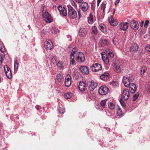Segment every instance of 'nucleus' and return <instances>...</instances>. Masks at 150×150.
<instances>
[{
    "label": "nucleus",
    "mask_w": 150,
    "mask_h": 150,
    "mask_svg": "<svg viewBox=\"0 0 150 150\" xmlns=\"http://www.w3.org/2000/svg\"><path fill=\"white\" fill-rule=\"evenodd\" d=\"M68 16L70 18L74 19L77 17V14L76 12L72 6L70 5H68Z\"/></svg>",
    "instance_id": "1"
},
{
    "label": "nucleus",
    "mask_w": 150,
    "mask_h": 150,
    "mask_svg": "<svg viewBox=\"0 0 150 150\" xmlns=\"http://www.w3.org/2000/svg\"><path fill=\"white\" fill-rule=\"evenodd\" d=\"M42 17L44 21L46 23H50L53 21V19L51 16L47 11L43 12Z\"/></svg>",
    "instance_id": "2"
},
{
    "label": "nucleus",
    "mask_w": 150,
    "mask_h": 150,
    "mask_svg": "<svg viewBox=\"0 0 150 150\" xmlns=\"http://www.w3.org/2000/svg\"><path fill=\"white\" fill-rule=\"evenodd\" d=\"M90 68L92 71L96 72L101 70L102 69V67L99 64L95 63L91 66Z\"/></svg>",
    "instance_id": "3"
},
{
    "label": "nucleus",
    "mask_w": 150,
    "mask_h": 150,
    "mask_svg": "<svg viewBox=\"0 0 150 150\" xmlns=\"http://www.w3.org/2000/svg\"><path fill=\"white\" fill-rule=\"evenodd\" d=\"M76 60L78 62H83L85 60V57L84 54L81 52H78L76 54Z\"/></svg>",
    "instance_id": "4"
},
{
    "label": "nucleus",
    "mask_w": 150,
    "mask_h": 150,
    "mask_svg": "<svg viewBox=\"0 0 150 150\" xmlns=\"http://www.w3.org/2000/svg\"><path fill=\"white\" fill-rule=\"evenodd\" d=\"M108 88L104 85L100 86L98 90L99 93L102 95H106L108 93Z\"/></svg>",
    "instance_id": "5"
},
{
    "label": "nucleus",
    "mask_w": 150,
    "mask_h": 150,
    "mask_svg": "<svg viewBox=\"0 0 150 150\" xmlns=\"http://www.w3.org/2000/svg\"><path fill=\"white\" fill-rule=\"evenodd\" d=\"M88 90L90 93H93V91L97 86V84L93 81L89 82Z\"/></svg>",
    "instance_id": "6"
},
{
    "label": "nucleus",
    "mask_w": 150,
    "mask_h": 150,
    "mask_svg": "<svg viewBox=\"0 0 150 150\" xmlns=\"http://www.w3.org/2000/svg\"><path fill=\"white\" fill-rule=\"evenodd\" d=\"M4 71L7 77L9 79L12 78V74L10 69L7 65H5L4 66Z\"/></svg>",
    "instance_id": "7"
},
{
    "label": "nucleus",
    "mask_w": 150,
    "mask_h": 150,
    "mask_svg": "<svg viewBox=\"0 0 150 150\" xmlns=\"http://www.w3.org/2000/svg\"><path fill=\"white\" fill-rule=\"evenodd\" d=\"M129 90L127 89H125L123 90L122 95V99L124 100H126L129 98Z\"/></svg>",
    "instance_id": "8"
},
{
    "label": "nucleus",
    "mask_w": 150,
    "mask_h": 150,
    "mask_svg": "<svg viewBox=\"0 0 150 150\" xmlns=\"http://www.w3.org/2000/svg\"><path fill=\"white\" fill-rule=\"evenodd\" d=\"M80 71L83 74L87 75L89 73V68L86 66H81L79 67Z\"/></svg>",
    "instance_id": "9"
},
{
    "label": "nucleus",
    "mask_w": 150,
    "mask_h": 150,
    "mask_svg": "<svg viewBox=\"0 0 150 150\" xmlns=\"http://www.w3.org/2000/svg\"><path fill=\"white\" fill-rule=\"evenodd\" d=\"M108 21L110 24L114 26L117 25L118 23V21L114 18L112 15H110L109 17Z\"/></svg>",
    "instance_id": "10"
},
{
    "label": "nucleus",
    "mask_w": 150,
    "mask_h": 150,
    "mask_svg": "<svg viewBox=\"0 0 150 150\" xmlns=\"http://www.w3.org/2000/svg\"><path fill=\"white\" fill-rule=\"evenodd\" d=\"M44 47L47 50H51L53 47V45L50 40L45 41L44 43Z\"/></svg>",
    "instance_id": "11"
},
{
    "label": "nucleus",
    "mask_w": 150,
    "mask_h": 150,
    "mask_svg": "<svg viewBox=\"0 0 150 150\" xmlns=\"http://www.w3.org/2000/svg\"><path fill=\"white\" fill-rule=\"evenodd\" d=\"M57 8L61 15L64 16H67V10L64 7L59 6H58Z\"/></svg>",
    "instance_id": "12"
},
{
    "label": "nucleus",
    "mask_w": 150,
    "mask_h": 150,
    "mask_svg": "<svg viewBox=\"0 0 150 150\" xmlns=\"http://www.w3.org/2000/svg\"><path fill=\"white\" fill-rule=\"evenodd\" d=\"M122 81L123 84L126 87H129L131 85V84L130 83V81H129L128 78L126 76H124L123 77Z\"/></svg>",
    "instance_id": "13"
},
{
    "label": "nucleus",
    "mask_w": 150,
    "mask_h": 150,
    "mask_svg": "<svg viewBox=\"0 0 150 150\" xmlns=\"http://www.w3.org/2000/svg\"><path fill=\"white\" fill-rule=\"evenodd\" d=\"M139 25L137 22L133 20L131 21L130 26L131 28L134 30H137L139 28Z\"/></svg>",
    "instance_id": "14"
},
{
    "label": "nucleus",
    "mask_w": 150,
    "mask_h": 150,
    "mask_svg": "<svg viewBox=\"0 0 150 150\" xmlns=\"http://www.w3.org/2000/svg\"><path fill=\"white\" fill-rule=\"evenodd\" d=\"M81 9L83 11H86L89 8L88 4L85 2H83L80 5Z\"/></svg>",
    "instance_id": "15"
},
{
    "label": "nucleus",
    "mask_w": 150,
    "mask_h": 150,
    "mask_svg": "<svg viewBox=\"0 0 150 150\" xmlns=\"http://www.w3.org/2000/svg\"><path fill=\"white\" fill-rule=\"evenodd\" d=\"M139 46L136 43H133L131 45L130 49V51L132 53L136 52L138 50Z\"/></svg>",
    "instance_id": "16"
},
{
    "label": "nucleus",
    "mask_w": 150,
    "mask_h": 150,
    "mask_svg": "<svg viewBox=\"0 0 150 150\" xmlns=\"http://www.w3.org/2000/svg\"><path fill=\"white\" fill-rule=\"evenodd\" d=\"M120 29L124 31H126L128 28L129 23L126 22L121 23L119 25Z\"/></svg>",
    "instance_id": "17"
},
{
    "label": "nucleus",
    "mask_w": 150,
    "mask_h": 150,
    "mask_svg": "<svg viewBox=\"0 0 150 150\" xmlns=\"http://www.w3.org/2000/svg\"><path fill=\"white\" fill-rule=\"evenodd\" d=\"M79 88L81 91H84L86 88V84L83 81L80 82L79 84Z\"/></svg>",
    "instance_id": "18"
},
{
    "label": "nucleus",
    "mask_w": 150,
    "mask_h": 150,
    "mask_svg": "<svg viewBox=\"0 0 150 150\" xmlns=\"http://www.w3.org/2000/svg\"><path fill=\"white\" fill-rule=\"evenodd\" d=\"M64 83L66 87H68L70 86L71 83V81L70 76H68L65 77Z\"/></svg>",
    "instance_id": "19"
},
{
    "label": "nucleus",
    "mask_w": 150,
    "mask_h": 150,
    "mask_svg": "<svg viewBox=\"0 0 150 150\" xmlns=\"http://www.w3.org/2000/svg\"><path fill=\"white\" fill-rule=\"evenodd\" d=\"M109 74L108 72H105L100 76V79L103 81H106L109 78Z\"/></svg>",
    "instance_id": "20"
},
{
    "label": "nucleus",
    "mask_w": 150,
    "mask_h": 150,
    "mask_svg": "<svg viewBox=\"0 0 150 150\" xmlns=\"http://www.w3.org/2000/svg\"><path fill=\"white\" fill-rule=\"evenodd\" d=\"M87 32L86 29L82 28L80 29L79 30V34L80 36L83 37L85 36L87 34Z\"/></svg>",
    "instance_id": "21"
},
{
    "label": "nucleus",
    "mask_w": 150,
    "mask_h": 150,
    "mask_svg": "<svg viewBox=\"0 0 150 150\" xmlns=\"http://www.w3.org/2000/svg\"><path fill=\"white\" fill-rule=\"evenodd\" d=\"M99 28L100 31L104 33H107V28L106 25L103 24L99 25Z\"/></svg>",
    "instance_id": "22"
},
{
    "label": "nucleus",
    "mask_w": 150,
    "mask_h": 150,
    "mask_svg": "<svg viewBox=\"0 0 150 150\" xmlns=\"http://www.w3.org/2000/svg\"><path fill=\"white\" fill-rule=\"evenodd\" d=\"M116 115L118 116H122V110L119 106L116 105Z\"/></svg>",
    "instance_id": "23"
},
{
    "label": "nucleus",
    "mask_w": 150,
    "mask_h": 150,
    "mask_svg": "<svg viewBox=\"0 0 150 150\" xmlns=\"http://www.w3.org/2000/svg\"><path fill=\"white\" fill-rule=\"evenodd\" d=\"M88 23L90 24H92L93 23V17L92 14L90 13L89 15L87 17Z\"/></svg>",
    "instance_id": "24"
},
{
    "label": "nucleus",
    "mask_w": 150,
    "mask_h": 150,
    "mask_svg": "<svg viewBox=\"0 0 150 150\" xmlns=\"http://www.w3.org/2000/svg\"><path fill=\"white\" fill-rule=\"evenodd\" d=\"M130 87L129 88V91L131 93H133L137 90V87L136 85L134 83H132L130 85Z\"/></svg>",
    "instance_id": "25"
},
{
    "label": "nucleus",
    "mask_w": 150,
    "mask_h": 150,
    "mask_svg": "<svg viewBox=\"0 0 150 150\" xmlns=\"http://www.w3.org/2000/svg\"><path fill=\"white\" fill-rule=\"evenodd\" d=\"M57 66L59 69H61L63 68L64 64L63 62L59 61L57 63Z\"/></svg>",
    "instance_id": "26"
},
{
    "label": "nucleus",
    "mask_w": 150,
    "mask_h": 150,
    "mask_svg": "<svg viewBox=\"0 0 150 150\" xmlns=\"http://www.w3.org/2000/svg\"><path fill=\"white\" fill-rule=\"evenodd\" d=\"M102 59L104 62L106 64H107L109 63V59L108 56L107 55L102 56Z\"/></svg>",
    "instance_id": "27"
},
{
    "label": "nucleus",
    "mask_w": 150,
    "mask_h": 150,
    "mask_svg": "<svg viewBox=\"0 0 150 150\" xmlns=\"http://www.w3.org/2000/svg\"><path fill=\"white\" fill-rule=\"evenodd\" d=\"M19 63L16 59H15L14 64V72H16L18 67Z\"/></svg>",
    "instance_id": "28"
},
{
    "label": "nucleus",
    "mask_w": 150,
    "mask_h": 150,
    "mask_svg": "<svg viewBox=\"0 0 150 150\" xmlns=\"http://www.w3.org/2000/svg\"><path fill=\"white\" fill-rule=\"evenodd\" d=\"M75 56L74 54H71L70 55V64H74L75 61L74 60Z\"/></svg>",
    "instance_id": "29"
},
{
    "label": "nucleus",
    "mask_w": 150,
    "mask_h": 150,
    "mask_svg": "<svg viewBox=\"0 0 150 150\" xmlns=\"http://www.w3.org/2000/svg\"><path fill=\"white\" fill-rule=\"evenodd\" d=\"M98 33V30L96 26H93L92 28L91 33L95 35L97 34Z\"/></svg>",
    "instance_id": "30"
},
{
    "label": "nucleus",
    "mask_w": 150,
    "mask_h": 150,
    "mask_svg": "<svg viewBox=\"0 0 150 150\" xmlns=\"http://www.w3.org/2000/svg\"><path fill=\"white\" fill-rule=\"evenodd\" d=\"M56 78L59 82H60L61 80L63 79V77L60 74H57L56 76Z\"/></svg>",
    "instance_id": "31"
},
{
    "label": "nucleus",
    "mask_w": 150,
    "mask_h": 150,
    "mask_svg": "<svg viewBox=\"0 0 150 150\" xmlns=\"http://www.w3.org/2000/svg\"><path fill=\"white\" fill-rule=\"evenodd\" d=\"M0 50L2 53L5 51V47L2 42L0 41Z\"/></svg>",
    "instance_id": "32"
},
{
    "label": "nucleus",
    "mask_w": 150,
    "mask_h": 150,
    "mask_svg": "<svg viewBox=\"0 0 150 150\" xmlns=\"http://www.w3.org/2000/svg\"><path fill=\"white\" fill-rule=\"evenodd\" d=\"M146 68L145 67H143L142 68L140 71L141 77H142L143 76L144 73L146 72Z\"/></svg>",
    "instance_id": "33"
},
{
    "label": "nucleus",
    "mask_w": 150,
    "mask_h": 150,
    "mask_svg": "<svg viewBox=\"0 0 150 150\" xmlns=\"http://www.w3.org/2000/svg\"><path fill=\"white\" fill-rule=\"evenodd\" d=\"M108 106L109 108L111 110H113L115 108L116 109V106H115L114 104L111 102L109 103Z\"/></svg>",
    "instance_id": "34"
},
{
    "label": "nucleus",
    "mask_w": 150,
    "mask_h": 150,
    "mask_svg": "<svg viewBox=\"0 0 150 150\" xmlns=\"http://www.w3.org/2000/svg\"><path fill=\"white\" fill-rule=\"evenodd\" d=\"M107 100V99H105L104 100H102L100 103V104L101 106L103 108H104L105 107V104L106 103V101Z\"/></svg>",
    "instance_id": "35"
},
{
    "label": "nucleus",
    "mask_w": 150,
    "mask_h": 150,
    "mask_svg": "<svg viewBox=\"0 0 150 150\" xmlns=\"http://www.w3.org/2000/svg\"><path fill=\"white\" fill-rule=\"evenodd\" d=\"M115 66L116 69L117 70V73H119L120 71V66L118 64L117 65L116 64H115Z\"/></svg>",
    "instance_id": "36"
},
{
    "label": "nucleus",
    "mask_w": 150,
    "mask_h": 150,
    "mask_svg": "<svg viewBox=\"0 0 150 150\" xmlns=\"http://www.w3.org/2000/svg\"><path fill=\"white\" fill-rule=\"evenodd\" d=\"M139 96V93H137L134 95L132 98V100L133 101L137 99Z\"/></svg>",
    "instance_id": "37"
},
{
    "label": "nucleus",
    "mask_w": 150,
    "mask_h": 150,
    "mask_svg": "<svg viewBox=\"0 0 150 150\" xmlns=\"http://www.w3.org/2000/svg\"><path fill=\"white\" fill-rule=\"evenodd\" d=\"M102 43L103 45L108 46L109 44V41L108 40L104 39L103 40Z\"/></svg>",
    "instance_id": "38"
},
{
    "label": "nucleus",
    "mask_w": 150,
    "mask_h": 150,
    "mask_svg": "<svg viewBox=\"0 0 150 150\" xmlns=\"http://www.w3.org/2000/svg\"><path fill=\"white\" fill-rule=\"evenodd\" d=\"M72 94L71 93H67L65 94V98L68 99L70 98Z\"/></svg>",
    "instance_id": "39"
},
{
    "label": "nucleus",
    "mask_w": 150,
    "mask_h": 150,
    "mask_svg": "<svg viewBox=\"0 0 150 150\" xmlns=\"http://www.w3.org/2000/svg\"><path fill=\"white\" fill-rule=\"evenodd\" d=\"M149 23V20H146L145 21L144 25V27L145 28H147Z\"/></svg>",
    "instance_id": "40"
},
{
    "label": "nucleus",
    "mask_w": 150,
    "mask_h": 150,
    "mask_svg": "<svg viewBox=\"0 0 150 150\" xmlns=\"http://www.w3.org/2000/svg\"><path fill=\"white\" fill-rule=\"evenodd\" d=\"M106 8V5L105 4H104L102 3L101 4V9L103 10V12L104 13L105 12V9Z\"/></svg>",
    "instance_id": "41"
},
{
    "label": "nucleus",
    "mask_w": 150,
    "mask_h": 150,
    "mask_svg": "<svg viewBox=\"0 0 150 150\" xmlns=\"http://www.w3.org/2000/svg\"><path fill=\"white\" fill-rule=\"evenodd\" d=\"M123 100H124L121 98L120 100V102L122 106L123 107H124L125 106L126 104L123 101Z\"/></svg>",
    "instance_id": "42"
},
{
    "label": "nucleus",
    "mask_w": 150,
    "mask_h": 150,
    "mask_svg": "<svg viewBox=\"0 0 150 150\" xmlns=\"http://www.w3.org/2000/svg\"><path fill=\"white\" fill-rule=\"evenodd\" d=\"M117 40V39L116 38H114L112 40V42L114 45H117L118 44Z\"/></svg>",
    "instance_id": "43"
},
{
    "label": "nucleus",
    "mask_w": 150,
    "mask_h": 150,
    "mask_svg": "<svg viewBox=\"0 0 150 150\" xmlns=\"http://www.w3.org/2000/svg\"><path fill=\"white\" fill-rule=\"evenodd\" d=\"M51 32L53 34H56L57 33L56 29L54 27H52L51 29Z\"/></svg>",
    "instance_id": "44"
},
{
    "label": "nucleus",
    "mask_w": 150,
    "mask_h": 150,
    "mask_svg": "<svg viewBox=\"0 0 150 150\" xmlns=\"http://www.w3.org/2000/svg\"><path fill=\"white\" fill-rule=\"evenodd\" d=\"M65 109L63 108H59V111L60 113H63L64 112Z\"/></svg>",
    "instance_id": "45"
},
{
    "label": "nucleus",
    "mask_w": 150,
    "mask_h": 150,
    "mask_svg": "<svg viewBox=\"0 0 150 150\" xmlns=\"http://www.w3.org/2000/svg\"><path fill=\"white\" fill-rule=\"evenodd\" d=\"M145 49L148 51L149 52H150V45H146L145 47Z\"/></svg>",
    "instance_id": "46"
},
{
    "label": "nucleus",
    "mask_w": 150,
    "mask_h": 150,
    "mask_svg": "<svg viewBox=\"0 0 150 150\" xmlns=\"http://www.w3.org/2000/svg\"><path fill=\"white\" fill-rule=\"evenodd\" d=\"M77 51V48L76 47H74L72 51L71 54H74Z\"/></svg>",
    "instance_id": "47"
},
{
    "label": "nucleus",
    "mask_w": 150,
    "mask_h": 150,
    "mask_svg": "<svg viewBox=\"0 0 150 150\" xmlns=\"http://www.w3.org/2000/svg\"><path fill=\"white\" fill-rule=\"evenodd\" d=\"M71 3L72 6H73L75 8H76L77 5L75 2L73 0L71 1Z\"/></svg>",
    "instance_id": "48"
},
{
    "label": "nucleus",
    "mask_w": 150,
    "mask_h": 150,
    "mask_svg": "<svg viewBox=\"0 0 150 150\" xmlns=\"http://www.w3.org/2000/svg\"><path fill=\"white\" fill-rule=\"evenodd\" d=\"M92 98L91 95H89L86 98L87 100L89 101H90L91 100H92Z\"/></svg>",
    "instance_id": "49"
},
{
    "label": "nucleus",
    "mask_w": 150,
    "mask_h": 150,
    "mask_svg": "<svg viewBox=\"0 0 150 150\" xmlns=\"http://www.w3.org/2000/svg\"><path fill=\"white\" fill-rule=\"evenodd\" d=\"M128 78L130 82H132L134 79V77L132 76H129Z\"/></svg>",
    "instance_id": "50"
},
{
    "label": "nucleus",
    "mask_w": 150,
    "mask_h": 150,
    "mask_svg": "<svg viewBox=\"0 0 150 150\" xmlns=\"http://www.w3.org/2000/svg\"><path fill=\"white\" fill-rule=\"evenodd\" d=\"M146 91L149 93H150V85H148L146 87Z\"/></svg>",
    "instance_id": "51"
},
{
    "label": "nucleus",
    "mask_w": 150,
    "mask_h": 150,
    "mask_svg": "<svg viewBox=\"0 0 150 150\" xmlns=\"http://www.w3.org/2000/svg\"><path fill=\"white\" fill-rule=\"evenodd\" d=\"M108 55L111 58H112L114 56V54L112 52L109 51L108 52Z\"/></svg>",
    "instance_id": "52"
},
{
    "label": "nucleus",
    "mask_w": 150,
    "mask_h": 150,
    "mask_svg": "<svg viewBox=\"0 0 150 150\" xmlns=\"http://www.w3.org/2000/svg\"><path fill=\"white\" fill-rule=\"evenodd\" d=\"M51 61L53 63L56 62V60L54 57V56H52V58L51 59Z\"/></svg>",
    "instance_id": "53"
},
{
    "label": "nucleus",
    "mask_w": 150,
    "mask_h": 150,
    "mask_svg": "<svg viewBox=\"0 0 150 150\" xmlns=\"http://www.w3.org/2000/svg\"><path fill=\"white\" fill-rule=\"evenodd\" d=\"M144 22L143 21H142L140 23V26L141 27H142L144 25Z\"/></svg>",
    "instance_id": "54"
},
{
    "label": "nucleus",
    "mask_w": 150,
    "mask_h": 150,
    "mask_svg": "<svg viewBox=\"0 0 150 150\" xmlns=\"http://www.w3.org/2000/svg\"><path fill=\"white\" fill-rule=\"evenodd\" d=\"M83 0H74L75 1L78 3H81Z\"/></svg>",
    "instance_id": "55"
},
{
    "label": "nucleus",
    "mask_w": 150,
    "mask_h": 150,
    "mask_svg": "<svg viewBox=\"0 0 150 150\" xmlns=\"http://www.w3.org/2000/svg\"><path fill=\"white\" fill-rule=\"evenodd\" d=\"M35 108L37 110H39L40 108V107L39 105H37L35 106Z\"/></svg>",
    "instance_id": "56"
},
{
    "label": "nucleus",
    "mask_w": 150,
    "mask_h": 150,
    "mask_svg": "<svg viewBox=\"0 0 150 150\" xmlns=\"http://www.w3.org/2000/svg\"><path fill=\"white\" fill-rule=\"evenodd\" d=\"M120 1V0H117L115 3V5H116L117 4L119 3Z\"/></svg>",
    "instance_id": "57"
},
{
    "label": "nucleus",
    "mask_w": 150,
    "mask_h": 150,
    "mask_svg": "<svg viewBox=\"0 0 150 150\" xmlns=\"http://www.w3.org/2000/svg\"><path fill=\"white\" fill-rule=\"evenodd\" d=\"M78 13L79 18H80L81 17V15L80 13V11H78Z\"/></svg>",
    "instance_id": "58"
},
{
    "label": "nucleus",
    "mask_w": 150,
    "mask_h": 150,
    "mask_svg": "<svg viewBox=\"0 0 150 150\" xmlns=\"http://www.w3.org/2000/svg\"><path fill=\"white\" fill-rule=\"evenodd\" d=\"M45 8H46V7H45V6H43V10H42V13H43V12H45L44 11V9Z\"/></svg>",
    "instance_id": "59"
},
{
    "label": "nucleus",
    "mask_w": 150,
    "mask_h": 150,
    "mask_svg": "<svg viewBox=\"0 0 150 150\" xmlns=\"http://www.w3.org/2000/svg\"><path fill=\"white\" fill-rule=\"evenodd\" d=\"M101 0H97V2H98L99 3H100L101 2Z\"/></svg>",
    "instance_id": "60"
},
{
    "label": "nucleus",
    "mask_w": 150,
    "mask_h": 150,
    "mask_svg": "<svg viewBox=\"0 0 150 150\" xmlns=\"http://www.w3.org/2000/svg\"><path fill=\"white\" fill-rule=\"evenodd\" d=\"M115 12V9L114 10V11H113V15H112L113 16Z\"/></svg>",
    "instance_id": "61"
},
{
    "label": "nucleus",
    "mask_w": 150,
    "mask_h": 150,
    "mask_svg": "<svg viewBox=\"0 0 150 150\" xmlns=\"http://www.w3.org/2000/svg\"><path fill=\"white\" fill-rule=\"evenodd\" d=\"M149 34H150V28L149 29Z\"/></svg>",
    "instance_id": "62"
},
{
    "label": "nucleus",
    "mask_w": 150,
    "mask_h": 150,
    "mask_svg": "<svg viewBox=\"0 0 150 150\" xmlns=\"http://www.w3.org/2000/svg\"><path fill=\"white\" fill-rule=\"evenodd\" d=\"M99 4H100V3H99L98 2H97V6H98L99 5Z\"/></svg>",
    "instance_id": "63"
},
{
    "label": "nucleus",
    "mask_w": 150,
    "mask_h": 150,
    "mask_svg": "<svg viewBox=\"0 0 150 150\" xmlns=\"http://www.w3.org/2000/svg\"><path fill=\"white\" fill-rule=\"evenodd\" d=\"M149 4H150V1L148 2Z\"/></svg>",
    "instance_id": "64"
}]
</instances>
